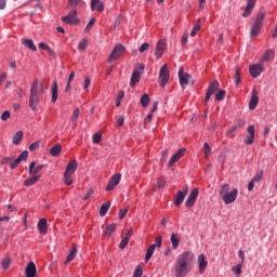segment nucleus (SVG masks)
<instances>
[{"mask_svg": "<svg viewBox=\"0 0 277 277\" xmlns=\"http://www.w3.org/2000/svg\"><path fill=\"white\" fill-rule=\"evenodd\" d=\"M194 263V253L186 251L180 254L174 265V276L185 277L192 272V264Z\"/></svg>", "mask_w": 277, "mask_h": 277, "instance_id": "nucleus-1", "label": "nucleus"}, {"mask_svg": "<svg viewBox=\"0 0 277 277\" xmlns=\"http://www.w3.org/2000/svg\"><path fill=\"white\" fill-rule=\"evenodd\" d=\"M44 92V84L40 83V90L38 89V80H34L32 85L30 88V96H29V107L32 111L38 109V105L40 103V95Z\"/></svg>", "mask_w": 277, "mask_h": 277, "instance_id": "nucleus-2", "label": "nucleus"}, {"mask_svg": "<svg viewBox=\"0 0 277 277\" xmlns=\"http://www.w3.org/2000/svg\"><path fill=\"white\" fill-rule=\"evenodd\" d=\"M264 18H265V12L261 11L256 14L254 23L252 24L251 30H250L251 38H256V36H259L263 27Z\"/></svg>", "mask_w": 277, "mask_h": 277, "instance_id": "nucleus-3", "label": "nucleus"}, {"mask_svg": "<svg viewBox=\"0 0 277 277\" xmlns=\"http://www.w3.org/2000/svg\"><path fill=\"white\" fill-rule=\"evenodd\" d=\"M126 52H127V48H124V45L117 44L113 49V51L108 57V63L111 64L113 62H116V60H119V57H122V55H124Z\"/></svg>", "mask_w": 277, "mask_h": 277, "instance_id": "nucleus-4", "label": "nucleus"}, {"mask_svg": "<svg viewBox=\"0 0 277 277\" xmlns=\"http://www.w3.org/2000/svg\"><path fill=\"white\" fill-rule=\"evenodd\" d=\"M170 81V70H168V64H164L159 71V85L160 88H166Z\"/></svg>", "mask_w": 277, "mask_h": 277, "instance_id": "nucleus-5", "label": "nucleus"}, {"mask_svg": "<svg viewBox=\"0 0 277 277\" xmlns=\"http://www.w3.org/2000/svg\"><path fill=\"white\" fill-rule=\"evenodd\" d=\"M43 169L44 164L36 166V162L32 161L29 163L28 174H30V176H38L39 179H42V174L40 172H42Z\"/></svg>", "mask_w": 277, "mask_h": 277, "instance_id": "nucleus-6", "label": "nucleus"}, {"mask_svg": "<svg viewBox=\"0 0 277 277\" xmlns=\"http://www.w3.org/2000/svg\"><path fill=\"white\" fill-rule=\"evenodd\" d=\"M217 90H220V82H217V80H214L208 87L206 98H205V105H207V103L211 101V96H213V93L217 92Z\"/></svg>", "mask_w": 277, "mask_h": 277, "instance_id": "nucleus-7", "label": "nucleus"}, {"mask_svg": "<svg viewBox=\"0 0 277 277\" xmlns=\"http://www.w3.org/2000/svg\"><path fill=\"white\" fill-rule=\"evenodd\" d=\"M200 194V190H198V188H194L186 202H185V207H187V209H192V207H194L196 205V200H198V195Z\"/></svg>", "mask_w": 277, "mask_h": 277, "instance_id": "nucleus-8", "label": "nucleus"}, {"mask_svg": "<svg viewBox=\"0 0 277 277\" xmlns=\"http://www.w3.org/2000/svg\"><path fill=\"white\" fill-rule=\"evenodd\" d=\"M166 49H168V42L166 41V39H160L156 45V52H155L157 60H161Z\"/></svg>", "mask_w": 277, "mask_h": 277, "instance_id": "nucleus-9", "label": "nucleus"}, {"mask_svg": "<svg viewBox=\"0 0 277 277\" xmlns=\"http://www.w3.org/2000/svg\"><path fill=\"white\" fill-rule=\"evenodd\" d=\"M237 196H239V190L234 188L232 192L223 196L222 200L225 205H233L237 200Z\"/></svg>", "mask_w": 277, "mask_h": 277, "instance_id": "nucleus-10", "label": "nucleus"}, {"mask_svg": "<svg viewBox=\"0 0 277 277\" xmlns=\"http://www.w3.org/2000/svg\"><path fill=\"white\" fill-rule=\"evenodd\" d=\"M63 23L67 25H77L79 18H77V10H72L68 15L62 17Z\"/></svg>", "mask_w": 277, "mask_h": 277, "instance_id": "nucleus-11", "label": "nucleus"}, {"mask_svg": "<svg viewBox=\"0 0 277 277\" xmlns=\"http://www.w3.org/2000/svg\"><path fill=\"white\" fill-rule=\"evenodd\" d=\"M120 179H122L121 174L113 175L106 186V192H114V189H116V186L120 183Z\"/></svg>", "mask_w": 277, "mask_h": 277, "instance_id": "nucleus-12", "label": "nucleus"}, {"mask_svg": "<svg viewBox=\"0 0 277 277\" xmlns=\"http://www.w3.org/2000/svg\"><path fill=\"white\" fill-rule=\"evenodd\" d=\"M183 70V67L179 69L180 85H182V88L189 85V81L192 79V76L187 72H184Z\"/></svg>", "mask_w": 277, "mask_h": 277, "instance_id": "nucleus-13", "label": "nucleus"}, {"mask_svg": "<svg viewBox=\"0 0 277 277\" xmlns=\"http://www.w3.org/2000/svg\"><path fill=\"white\" fill-rule=\"evenodd\" d=\"M27 157H29V151L24 150L14 161L10 163L11 170L18 168L21 161H27Z\"/></svg>", "mask_w": 277, "mask_h": 277, "instance_id": "nucleus-14", "label": "nucleus"}, {"mask_svg": "<svg viewBox=\"0 0 277 277\" xmlns=\"http://www.w3.org/2000/svg\"><path fill=\"white\" fill-rule=\"evenodd\" d=\"M249 72L251 77H253L254 79H256V77H261L263 72V65L261 64L250 65Z\"/></svg>", "mask_w": 277, "mask_h": 277, "instance_id": "nucleus-15", "label": "nucleus"}, {"mask_svg": "<svg viewBox=\"0 0 277 277\" xmlns=\"http://www.w3.org/2000/svg\"><path fill=\"white\" fill-rule=\"evenodd\" d=\"M38 275V269L36 268V263L29 262L25 268L26 277H36Z\"/></svg>", "mask_w": 277, "mask_h": 277, "instance_id": "nucleus-16", "label": "nucleus"}, {"mask_svg": "<svg viewBox=\"0 0 277 277\" xmlns=\"http://www.w3.org/2000/svg\"><path fill=\"white\" fill-rule=\"evenodd\" d=\"M247 136L245 138V144L247 146H250L251 144H254V126H249L247 129Z\"/></svg>", "mask_w": 277, "mask_h": 277, "instance_id": "nucleus-17", "label": "nucleus"}, {"mask_svg": "<svg viewBox=\"0 0 277 277\" xmlns=\"http://www.w3.org/2000/svg\"><path fill=\"white\" fill-rule=\"evenodd\" d=\"M256 5V0H247V5L245 12L242 13L243 18H248L252 14L254 6Z\"/></svg>", "mask_w": 277, "mask_h": 277, "instance_id": "nucleus-18", "label": "nucleus"}, {"mask_svg": "<svg viewBox=\"0 0 277 277\" xmlns=\"http://www.w3.org/2000/svg\"><path fill=\"white\" fill-rule=\"evenodd\" d=\"M183 155H185V148L179 149L177 153L173 155L169 160L168 168H172V166H174L176 161H179L183 157Z\"/></svg>", "mask_w": 277, "mask_h": 277, "instance_id": "nucleus-19", "label": "nucleus"}, {"mask_svg": "<svg viewBox=\"0 0 277 277\" xmlns=\"http://www.w3.org/2000/svg\"><path fill=\"white\" fill-rule=\"evenodd\" d=\"M198 267H199V273L205 274V269H207V265H209V262L207 261V258L205 254H199L198 259Z\"/></svg>", "mask_w": 277, "mask_h": 277, "instance_id": "nucleus-20", "label": "nucleus"}, {"mask_svg": "<svg viewBox=\"0 0 277 277\" xmlns=\"http://www.w3.org/2000/svg\"><path fill=\"white\" fill-rule=\"evenodd\" d=\"M185 196H187V190H179L174 200L175 207H181L183 201L185 200Z\"/></svg>", "mask_w": 277, "mask_h": 277, "instance_id": "nucleus-21", "label": "nucleus"}, {"mask_svg": "<svg viewBox=\"0 0 277 277\" xmlns=\"http://www.w3.org/2000/svg\"><path fill=\"white\" fill-rule=\"evenodd\" d=\"M91 10H96L97 12H103L105 10V5H103V1L101 0H91Z\"/></svg>", "mask_w": 277, "mask_h": 277, "instance_id": "nucleus-22", "label": "nucleus"}, {"mask_svg": "<svg viewBox=\"0 0 277 277\" xmlns=\"http://www.w3.org/2000/svg\"><path fill=\"white\" fill-rule=\"evenodd\" d=\"M258 105H259V94L256 93V91H253V94L249 102V109H251V111H252V110L256 109Z\"/></svg>", "mask_w": 277, "mask_h": 277, "instance_id": "nucleus-23", "label": "nucleus"}, {"mask_svg": "<svg viewBox=\"0 0 277 277\" xmlns=\"http://www.w3.org/2000/svg\"><path fill=\"white\" fill-rule=\"evenodd\" d=\"M37 226H38V230H39L40 235H47V230L49 228V226L47 224V219H41Z\"/></svg>", "mask_w": 277, "mask_h": 277, "instance_id": "nucleus-24", "label": "nucleus"}, {"mask_svg": "<svg viewBox=\"0 0 277 277\" xmlns=\"http://www.w3.org/2000/svg\"><path fill=\"white\" fill-rule=\"evenodd\" d=\"M74 172H77V160H70L66 167L65 173L72 174Z\"/></svg>", "mask_w": 277, "mask_h": 277, "instance_id": "nucleus-25", "label": "nucleus"}, {"mask_svg": "<svg viewBox=\"0 0 277 277\" xmlns=\"http://www.w3.org/2000/svg\"><path fill=\"white\" fill-rule=\"evenodd\" d=\"M58 90H60V87L57 85V81H54L52 83V103H56L57 102V96H58Z\"/></svg>", "mask_w": 277, "mask_h": 277, "instance_id": "nucleus-26", "label": "nucleus"}, {"mask_svg": "<svg viewBox=\"0 0 277 277\" xmlns=\"http://www.w3.org/2000/svg\"><path fill=\"white\" fill-rule=\"evenodd\" d=\"M156 249H157V245L149 246L145 254V263H148V261H150V259L153 258V254H155Z\"/></svg>", "mask_w": 277, "mask_h": 277, "instance_id": "nucleus-27", "label": "nucleus"}, {"mask_svg": "<svg viewBox=\"0 0 277 277\" xmlns=\"http://www.w3.org/2000/svg\"><path fill=\"white\" fill-rule=\"evenodd\" d=\"M22 44H24V47H27V49H30V51H38L36 43H34V40L31 39H23Z\"/></svg>", "mask_w": 277, "mask_h": 277, "instance_id": "nucleus-28", "label": "nucleus"}, {"mask_svg": "<svg viewBox=\"0 0 277 277\" xmlns=\"http://www.w3.org/2000/svg\"><path fill=\"white\" fill-rule=\"evenodd\" d=\"M38 181H40V177H38L37 175H31V177L25 180L24 185L25 187H31V185H36Z\"/></svg>", "mask_w": 277, "mask_h": 277, "instance_id": "nucleus-29", "label": "nucleus"}, {"mask_svg": "<svg viewBox=\"0 0 277 277\" xmlns=\"http://www.w3.org/2000/svg\"><path fill=\"white\" fill-rule=\"evenodd\" d=\"M115 232H116V223H113L106 226V228L104 229V236L110 237L111 235H114Z\"/></svg>", "mask_w": 277, "mask_h": 277, "instance_id": "nucleus-30", "label": "nucleus"}, {"mask_svg": "<svg viewBox=\"0 0 277 277\" xmlns=\"http://www.w3.org/2000/svg\"><path fill=\"white\" fill-rule=\"evenodd\" d=\"M61 154H62V145L60 144L54 145L50 149V155H52V157H60Z\"/></svg>", "mask_w": 277, "mask_h": 277, "instance_id": "nucleus-31", "label": "nucleus"}, {"mask_svg": "<svg viewBox=\"0 0 277 277\" xmlns=\"http://www.w3.org/2000/svg\"><path fill=\"white\" fill-rule=\"evenodd\" d=\"M75 256H77V247H72L70 253L67 255L65 260V265H68L71 261H75Z\"/></svg>", "mask_w": 277, "mask_h": 277, "instance_id": "nucleus-32", "label": "nucleus"}, {"mask_svg": "<svg viewBox=\"0 0 277 277\" xmlns=\"http://www.w3.org/2000/svg\"><path fill=\"white\" fill-rule=\"evenodd\" d=\"M111 207V202L107 201L106 203L102 205L100 209V215L103 217L107 215V212L109 211V208Z\"/></svg>", "mask_w": 277, "mask_h": 277, "instance_id": "nucleus-33", "label": "nucleus"}, {"mask_svg": "<svg viewBox=\"0 0 277 277\" xmlns=\"http://www.w3.org/2000/svg\"><path fill=\"white\" fill-rule=\"evenodd\" d=\"M229 192H230V185L223 184V185H221L219 194H220L221 198H224Z\"/></svg>", "mask_w": 277, "mask_h": 277, "instance_id": "nucleus-34", "label": "nucleus"}, {"mask_svg": "<svg viewBox=\"0 0 277 277\" xmlns=\"http://www.w3.org/2000/svg\"><path fill=\"white\" fill-rule=\"evenodd\" d=\"M141 79L140 71L134 70L131 77L130 85H135V83H138Z\"/></svg>", "mask_w": 277, "mask_h": 277, "instance_id": "nucleus-35", "label": "nucleus"}, {"mask_svg": "<svg viewBox=\"0 0 277 277\" xmlns=\"http://www.w3.org/2000/svg\"><path fill=\"white\" fill-rule=\"evenodd\" d=\"M21 140H23V131H17L13 136V144L18 146V144H21Z\"/></svg>", "mask_w": 277, "mask_h": 277, "instance_id": "nucleus-36", "label": "nucleus"}, {"mask_svg": "<svg viewBox=\"0 0 277 277\" xmlns=\"http://www.w3.org/2000/svg\"><path fill=\"white\" fill-rule=\"evenodd\" d=\"M201 28H202V25L200 24V19H198L197 23L195 24V26L193 27L190 37L194 38L196 36V34H198L199 29H201Z\"/></svg>", "mask_w": 277, "mask_h": 277, "instance_id": "nucleus-37", "label": "nucleus"}, {"mask_svg": "<svg viewBox=\"0 0 277 277\" xmlns=\"http://www.w3.org/2000/svg\"><path fill=\"white\" fill-rule=\"evenodd\" d=\"M171 243L173 250H176V248H179V243H181V241L179 240V237H176V234L171 235Z\"/></svg>", "mask_w": 277, "mask_h": 277, "instance_id": "nucleus-38", "label": "nucleus"}, {"mask_svg": "<svg viewBox=\"0 0 277 277\" xmlns=\"http://www.w3.org/2000/svg\"><path fill=\"white\" fill-rule=\"evenodd\" d=\"M148 103H150V97L148 96V94L145 93L141 97V105H142V107H148Z\"/></svg>", "mask_w": 277, "mask_h": 277, "instance_id": "nucleus-39", "label": "nucleus"}, {"mask_svg": "<svg viewBox=\"0 0 277 277\" xmlns=\"http://www.w3.org/2000/svg\"><path fill=\"white\" fill-rule=\"evenodd\" d=\"M85 49H88V39H82L80 40L79 44H78V51H85Z\"/></svg>", "mask_w": 277, "mask_h": 277, "instance_id": "nucleus-40", "label": "nucleus"}, {"mask_svg": "<svg viewBox=\"0 0 277 277\" xmlns=\"http://www.w3.org/2000/svg\"><path fill=\"white\" fill-rule=\"evenodd\" d=\"M64 183L65 185H72V174L71 173H64Z\"/></svg>", "mask_w": 277, "mask_h": 277, "instance_id": "nucleus-41", "label": "nucleus"}, {"mask_svg": "<svg viewBox=\"0 0 277 277\" xmlns=\"http://www.w3.org/2000/svg\"><path fill=\"white\" fill-rule=\"evenodd\" d=\"M273 58H274V51L272 50L266 51L263 55L264 62H269V60H273Z\"/></svg>", "mask_w": 277, "mask_h": 277, "instance_id": "nucleus-42", "label": "nucleus"}, {"mask_svg": "<svg viewBox=\"0 0 277 277\" xmlns=\"http://www.w3.org/2000/svg\"><path fill=\"white\" fill-rule=\"evenodd\" d=\"M226 96L225 90H219L215 94V101H224V97Z\"/></svg>", "mask_w": 277, "mask_h": 277, "instance_id": "nucleus-43", "label": "nucleus"}, {"mask_svg": "<svg viewBox=\"0 0 277 277\" xmlns=\"http://www.w3.org/2000/svg\"><path fill=\"white\" fill-rule=\"evenodd\" d=\"M79 118V108H76L74 110V114L71 115V122L74 126H77V119Z\"/></svg>", "mask_w": 277, "mask_h": 277, "instance_id": "nucleus-44", "label": "nucleus"}, {"mask_svg": "<svg viewBox=\"0 0 277 277\" xmlns=\"http://www.w3.org/2000/svg\"><path fill=\"white\" fill-rule=\"evenodd\" d=\"M203 153L207 158L211 156V146H209V143L203 144Z\"/></svg>", "mask_w": 277, "mask_h": 277, "instance_id": "nucleus-45", "label": "nucleus"}, {"mask_svg": "<svg viewBox=\"0 0 277 277\" xmlns=\"http://www.w3.org/2000/svg\"><path fill=\"white\" fill-rule=\"evenodd\" d=\"M101 140H103V134H101L100 132L93 134V144H100Z\"/></svg>", "mask_w": 277, "mask_h": 277, "instance_id": "nucleus-46", "label": "nucleus"}, {"mask_svg": "<svg viewBox=\"0 0 277 277\" xmlns=\"http://www.w3.org/2000/svg\"><path fill=\"white\" fill-rule=\"evenodd\" d=\"M234 81L236 85H239V83H241V75L239 74V69H236L235 71Z\"/></svg>", "mask_w": 277, "mask_h": 277, "instance_id": "nucleus-47", "label": "nucleus"}, {"mask_svg": "<svg viewBox=\"0 0 277 277\" xmlns=\"http://www.w3.org/2000/svg\"><path fill=\"white\" fill-rule=\"evenodd\" d=\"M261 179H263V170L258 171L256 174L253 176L252 181L259 183Z\"/></svg>", "mask_w": 277, "mask_h": 277, "instance_id": "nucleus-48", "label": "nucleus"}, {"mask_svg": "<svg viewBox=\"0 0 277 277\" xmlns=\"http://www.w3.org/2000/svg\"><path fill=\"white\" fill-rule=\"evenodd\" d=\"M168 157H170V154L168 153V149H164L162 151V156H161V159H160V163H166V161H168Z\"/></svg>", "mask_w": 277, "mask_h": 277, "instance_id": "nucleus-49", "label": "nucleus"}, {"mask_svg": "<svg viewBox=\"0 0 277 277\" xmlns=\"http://www.w3.org/2000/svg\"><path fill=\"white\" fill-rule=\"evenodd\" d=\"M129 239L128 238H122V240L119 243V248L120 250H124L127 248V246H129Z\"/></svg>", "mask_w": 277, "mask_h": 277, "instance_id": "nucleus-50", "label": "nucleus"}, {"mask_svg": "<svg viewBox=\"0 0 277 277\" xmlns=\"http://www.w3.org/2000/svg\"><path fill=\"white\" fill-rule=\"evenodd\" d=\"M148 49H150V44H148V43H143V44L138 48V53H145V51H148Z\"/></svg>", "mask_w": 277, "mask_h": 277, "instance_id": "nucleus-51", "label": "nucleus"}, {"mask_svg": "<svg viewBox=\"0 0 277 277\" xmlns=\"http://www.w3.org/2000/svg\"><path fill=\"white\" fill-rule=\"evenodd\" d=\"M10 263H12V260H10V258H5V259L2 261L1 265H2V267H3L4 269H8V267H10Z\"/></svg>", "mask_w": 277, "mask_h": 277, "instance_id": "nucleus-52", "label": "nucleus"}, {"mask_svg": "<svg viewBox=\"0 0 277 277\" xmlns=\"http://www.w3.org/2000/svg\"><path fill=\"white\" fill-rule=\"evenodd\" d=\"M246 124V120L239 119L237 120L236 124H234V129H241Z\"/></svg>", "mask_w": 277, "mask_h": 277, "instance_id": "nucleus-53", "label": "nucleus"}, {"mask_svg": "<svg viewBox=\"0 0 277 277\" xmlns=\"http://www.w3.org/2000/svg\"><path fill=\"white\" fill-rule=\"evenodd\" d=\"M232 272H234V274H237V276H241V264L234 266L232 268Z\"/></svg>", "mask_w": 277, "mask_h": 277, "instance_id": "nucleus-54", "label": "nucleus"}, {"mask_svg": "<svg viewBox=\"0 0 277 277\" xmlns=\"http://www.w3.org/2000/svg\"><path fill=\"white\" fill-rule=\"evenodd\" d=\"M127 213H129V208L121 209L119 211V220H124V215H127Z\"/></svg>", "mask_w": 277, "mask_h": 277, "instance_id": "nucleus-55", "label": "nucleus"}, {"mask_svg": "<svg viewBox=\"0 0 277 277\" xmlns=\"http://www.w3.org/2000/svg\"><path fill=\"white\" fill-rule=\"evenodd\" d=\"M2 122H5V120H10V110H5L1 115Z\"/></svg>", "mask_w": 277, "mask_h": 277, "instance_id": "nucleus-56", "label": "nucleus"}, {"mask_svg": "<svg viewBox=\"0 0 277 277\" xmlns=\"http://www.w3.org/2000/svg\"><path fill=\"white\" fill-rule=\"evenodd\" d=\"M38 148H40V142H35L29 146L30 151L38 150Z\"/></svg>", "mask_w": 277, "mask_h": 277, "instance_id": "nucleus-57", "label": "nucleus"}, {"mask_svg": "<svg viewBox=\"0 0 277 277\" xmlns=\"http://www.w3.org/2000/svg\"><path fill=\"white\" fill-rule=\"evenodd\" d=\"M143 271H142V266H138L135 268L133 277H142Z\"/></svg>", "mask_w": 277, "mask_h": 277, "instance_id": "nucleus-58", "label": "nucleus"}, {"mask_svg": "<svg viewBox=\"0 0 277 277\" xmlns=\"http://www.w3.org/2000/svg\"><path fill=\"white\" fill-rule=\"evenodd\" d=\"M92 194H94V189L90 188L88 189L87 194L84 195V197L82 198V200H88L92 197Z\"/></svg>", "mask_w": 277, "mask_h": 277, "instance_id": "nucleus-59", "label": "nucleus"}, {"mask_svg": "<svg viewBox=\"0 0 277 277\" xmlns=\"http://www.w3.org/2000/svg\"><path fill=\"white\" fill-rule=\"evenodd\" d=\"M162 241H163V238L161 236H158L156 238V243H154V246H156V248H161Z\"/></svg>", "mask_w": 277, "mask_h": 277, "instance_id": "nucleus-60", "label": "nucleus"}, {"mask_svg": "<svg viewBox=\"0 0 277 277\" xmlns=\"http://www.w3.org/2000/svg\"><path fill=\"white\" fill-rule=\"evenodd\" d=\"M90 83H91L90 77L87 76L84 79L83 89L88 90L90 88Z\"/></svg>", "mask_w": 277, "mask_h": 277, "instance_id": "nucleus-61", "label": "nucleus"}, {"mask_svg": "<svg viewBox=\"0 0 277 277\" xmlns=\"http://www.w3.org/2000/svg\"><path fill=\"white\" fill-rule=\"evenodd\" d=\"M76 5H79V0H68L69 8H76Z\"/></svg>", "mask_w": 277, "mask_h": 277, "instance_id": "nucleus-62", "label": "nucleus"}, {"mask_svg": "<svg viewBox=\"0 0 277 277\" xmlns=\"http://www.w3.org/2000/svg\"><path fill=\"white\" fill-rule=\"evenodd\" d=\"M156 187L158 189H161V187H166V180H158Z\"/></svg>", "mask_w": 277, "mask_h": 277, "instance_id": "nucleus-63", "label": "nucleus"}, {"mask_svg": "<svg viewBox=\"0 0 277 277\" xmlns=\"http://www.w3.org/2000/svg\"><path fill=\"white\" fill-rule=\"evenodd\" d=\"M117 124H118V127H122V124H124V117L123 116H120L117 119Z\"/></svg>", "mask_w": 277, "mask_h": 277, "instance_id": "nucleus-64", "label": "nucleus"}]
</instances>
